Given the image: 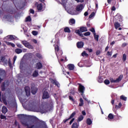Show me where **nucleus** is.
<instances>
[{
  "label": "nucleus",
  "mask_w": 128,
  "mask_h": 128,
  "mask_svg": "<svg viewBox=\"0 0 128 128\" xmlns=\"http://www.w3.org/2000/svg\"><path fill=\"white\" fill-rule=\"evenodd\" d=\"M88 32V28L86 27H80V30H76L75 31L76 34H77L81 38H84V34L80 32Z\"/></svg>",
  "instance_id": "nucleus-1"
},
{
  "label": "nucleus",
  "mask_w": 128,
  "mask_h": 128,
  "mask_svg": "<svg viewBox=\"0 0 128 128\" xmlns=\"http://www.w3.org/2000/svg\"><path fill=\"white\" fill-rule=\"evenodd\" d=\"M22 44L24 45L26 48H28L29 50H34V46H32L30 42L26 40H22L21 42Z\"/></svg>",
  "instance_id": "nucleus-2"
},
{
  "label": "nucleus",
  "mask_w": 128,
  "mask_h": 128,
  "mask_svg": "<svg viewBox=\"0 0 128 128\" xmlns=\"http://www.w3.org/2000/svg\"><path fill=\"white\" fill-rule=\"evenodd\" d=\"M37 112H40L41 114H46V112H48V110H46V108H44V106H40L38 108Z\"/></svg>",
  "instance_id": "nucleus-3"
},
{
  "label": "nucleus",
  "mask_w": 128,
  "mask_h": 128,
  "mask_svg": "<svg viewBox=\"0 0 128 128\" xmlns=\"http://www.w3.org/2000/svg\"><path fill=\"white\" fill-rule=\"evenodd\" d=\"M38 89L36 87V85H31V92L32 94H36L38 92Z\"/></svg>",
  "instance_id": "nucleus-4"
},
{
  "label": "nucleus",
  "mask_w": 128,
  "mask_h": 128,
  "mask_svg": "<svg viewBox=\"0 0 128 128\" xmlns=\"http://www.w3.org/2000/svg\"><path fill=\"white\" fill-rule=\"evenodd\" d=\"M123 76L120 75L118 78H117L116 80H114V78H110V82H120V80H122Z\"/></svg>",
  "instance_id": "nucleus-5"
},
{
  "label": "nucleus",
  "mask_w": 128,
  "mask_h": 128,
  "mask_svg": "<svg viewBox=\"0 0 128 128\" xmlns=\"http://www.w3.org/2000/svg\"><path fill=\"white\" fill-rule=\"evenodd\" d=\"M78 84L79 86L78 90L82 94L84 93V90H86V88H84V86H82L81 84L78 83Z\"/></svg>",
  "instance_id": "nucleus-6"
},
{
  "label": "nucleus",
  "mask_w": 128,
  "mask_h": 128,
  "mask_svg": "<svg viewBox=\"0 0 128 128\" xmlns=\"http://www.w3.org/2000/svg\"><path fill=\"white\" fill-rule=\"evenodd\" d=\"M50 98V94H48V92L47 91H44L43 92V95L42 96V98L43 100H46V98Z\"/></svg>",
  "instance_id": "nucleus-7"
},
{
  "label": "nucleus",
  "mask_w": 128,
  "mask_h": 128,
  "mask_svg": "<svg viewBox=\"0 0 128 128\" xmlns=\"http://www.w3.org/2000/svg\"><path fill=\"white\" fill-rule=\"evenodd\" d=\"M24 90L26 94V96H30V89L28 86H26L24 87Z\"/></svg>",
  "instance_id": "nucleus-8"
},
{
  "label": "nucleus",
  "mask_w": 128,
  "mask_h": 128,
  "mask_svg": "<svg viewBox=\"0 0 128 128\" xmlns=\"http://www.w3.org/2000/svg\"><path fill=\"white\" fill-rule=\"evenodd\" d=\"M84 43L83 42H78L76 43V46L78 48H84Z\"/></svg>",
  "instance_id": "nucleus-9"
},
{
  "label": "nucleus",
  "mask_w": 128,
  "mask_h": 128,
  "mask_svg": "<svg viewBox=\"0 0 128 128\" xmlns=\"http://www.w3.org/2000/svg\"><path fill=\"white\" fill-rule=\"evenodd\" d=\"M82 4H81L78 6H77L76 10L74 11V12H80V10H82Z\"/></svg>",
  "instance_id": "nucleus-10"
},
{
  "label": "nucleus",
  "mask_w": 128,
  "mask_h": 128,
  "mask_svg": "<svg viewBox=\"0 0 128 128\" xmlns=\"http://www.w3.org/2000/svg\"><path fill=\"white\" fill-rule=\"evenodd\" d=\"M36 68H37V70H40L41 68H42V64L40 62H37L36 64Z\"/></svg>",
  "instance_id": "nucleus-11"
},
{
  "label": "nucleus",
  "mask_w": 128,
  "mask_h": 128,
  "mask_svg": "<svg viewBox=\"0 0 128 128\" xmlns=\"http://www.w3.org/2000/svg\"><path fill=\"white\" fill-rule=\"evenodd\" d=\"M51 82L53 84H55L56 86H60V83L56 81V80H54V79H52Z\"/></svg>",
  "instance_id": "nucleus-12"
},
{
  "label": "nucleus",
  "mask_w": 128,
  "mask_h": 128,
  "mask_svg": "<svg viewBox=\"0 0 128 128\" xmlns=\"http://www.w3.org/2000/svg\"><path fill=\"white\" fill-rule=\"evenodd\" d=\"M78 126H80V124L76 122L72 124L71 128H78Z\"/></svg>",
  "instance_id": "nucleus-13"
},
{
  "label": "nucleus",
  "mask_w": 128,
  "mask_h": 128,
  "mask_svg": "<svg viewBox=\"0 0 128 128\" xmlns=\"http://www.w3.org/2000/svg\"><path fill=\"white\" fill-rule=\"evenodd\" d=\"M37 9L38 12H42V4H40L37 5Z\"/></svg>",
  "instance_id": "nucleus-14"
},
{
  "label": "nucleus",
  "mask_w": 128,
  "mask_h": 128,
  "mask_svg": "<svg viewBox=\"0 0 128 128\" xmlns=\"http://www.w3.org/2000/svg\"><path fill=\"white\" fill-rule=\"evenodd\" d=\"M68 66L70 70H74V64H69L68 65Z\"/></svg>",
  "instance_id": "nucleus-15"
},
{
  "label": "nucleus",
  "mask_w": 128,
  "mask_h": 128,
  "mask_svg": "<svg viewBox=\"0 0 128 128\" xmlns=\"http://www.w3.org/2000/svg\"><path fill=\"white\" fill-rule=\"evenodd\" d=\"M32 76H33V78H36V76H38V71L35 70L32 73Z\"/></svg>",
  "instance_id": "nucleus-16"
},
{
  "label": "nucleus",
  "mask_w": 128,
  "mask_h": 128,
  "mask_svg": "<svg viewBox=\"0 0 128 128\" xmlns=\"http://www.w3.org/2000/svg\"><path fill=\"white\" fill-rule=\"evenodd\" d=\"M2 114H6L8 112V108L6 106H3L2 108Z\"/></svg>",
  "instance_id": "nucleus-17"
},
{
  "label": "nucleus",
  "mask_w": 128,
  "mask_h": 128,
  "mask_svg": "<svg viewBox=\"0 0 128 128\" xmlns=\"http://www.w3.org/2000/svg\"><path fill=\"white\" fill-rule=\"evenodd\" d=\"M69 24L71 26H72V24H76V20L74 18H71L69 20Z\"/></svg>",
  "instance_id": "nucleus-18"
},
{
  "label": "nucleus",
  "mask_w": 128,
  "mask_h": 128,
  "mask_svg": "<svg viewBox=\"0 0 128 128\" xmlns=\"http://www.w3.org/2000/svg\"><path fill=\"white\" fill-rule=\"evenodd\" d=\"M114 116L112 114L110 113L108 116V120H114Z\"/></svg>",
  "instance_id": "nucleus-19"
},
{
  "label": "nucleus",
  "mask_w": 128,
  "mask_h": 128,
  "mask_svg": "<svg viewBox=\"0 0 128 128\" xmlns=\"http://www.w3.org/2000/svg\"><path fill=\"white\" fill-rule=\"evenodd\" d=\"M86 122L88 126H90V124H92V119L88 118L86 119Z\"/></svg>",
  "instance_id": "nucleus-20"
},
{
  "label": "nucleus",
  "mask_w": 128,
  "mask_h": 128,
  "mask_svg": "<svg viewBox=\"0 0 128 128\" xmlns=\"http://www.w3.org/2000/svg\"><path fill=\"white\" fill-rule=\"evenodd\" d=\"M15 52L18 54H22V50L20 48H18L15 50Z\"/></svg>",
  "instance_id": "nucleus-21"
},
{
  "label": "nucleus",
  "mask_w": 128,
  "mask_h": 128,
  "mask_svg": "<svg viewBox=\"0 0 128 128\" xmlns=\"http://www.w3.org/2000/svg\"><path fill=\"white\" fill-rule=\"evenodd\" d=\"M114 26L116 30H118V28L120 26V24L118 23V22H115Z\"/></svg>",
  "instance_id": "nucleus-22"
},
{
  "label": "nucleus",
  "mask_w": 128,
  "mask_h": 128,
  "mask_svg": "<svg viewBox=\"0 0 128 128\" xmlns=\"http://www.w3.org/2000/svg\"><path fill=\"white\" fill-rule=\"evenodd\" d=\"M122 106V102H119L118 105L115 106V108L116 110H119V108H120Z\"/></svg>",
  "instance_id": "nucleus-23"
},
{
  "label": "nucleus",
  "mask_w": 128,
  "mask_h": 128,
  "mask_svg": "<svg viewBox=\"0 0 128 128\" xmlns=\"http://www.w3.org/2000/svg\"><path fill=\"white\" fill-rule=\"evenodd\" d=\"M1 88L2 92L6 90V83L4 82L2 83L1 85Z\"/></svg>",
  "instance_id": "nucleus-24"
},
{
  "label": "nucleus",
  "mask_w": 128,
  "mask_h": 128,
  "mask_svg": "<svg viewBox=\"0 0 128 128\" xmlns=\"http://www.w3.org/2000/svg\"><path fill=\"white\" fill-rule=\"evenodd\" d=\"M84 120V116L82 115H80L78 117L77 122H82Z\"/></svg>",
  "instance_id": "nucleus-25"
},
{
  "label": "nucleus",
  "mask_w": 128,
  "mask_h": 128,
  "mask_svg": "<svg viewBox=\"0 0 128 128\" xmlns=\"http://www.w3.org/2000/svg\"><path fill=\"white\" fill-rule=\"evenodd\" d=\"M54 50H55L56 54V56H58V52H59L60 50V46H58V45H56V46H55L54 48Z\"/></svg>",
  "instance_id": "nucleus-26"
},
{
  "label": "nucleus",
  "mask_w": 128,
  "mask_h": 128,
  "mask_svg": "<svg viewBox=\"0 0 128 128\" xmlns=\"http://www.w3.org/2000/svg\"><path fill=\"white\" fill-rule=\"evenodd\" d=\"M61 4H62L64 8H66V0H62Z\"/></svg>",
  "instance_id": "nucleus-27"
},
{
  "label": "nucleus",
  "mask_w": 128,
  "mask_h": 128,
  "mask_svg": "<svg viewBox=\"0 0 128 128\" xmlns=\"http://www.w3.org/2000/svg\"><path fill=\"white\" fill-rule=\"evenodd\" d=\"M64 32H68L70 34V30L68 27H66L64 28Z\"/></svg>",
  "instance_id": "nucleus-28"
},
{
  "label": "nucleus",
  "mask_w": 128,
  "mask_h": 128,
  "mask_svg": "<svg viewBox=\"0 0 128 128\" xmlns=\"http://www.w3.org/2000/svg\"><path fill=\"white\" fill-rule=\"evenodd\" d=\"M80 102L79 106H84V100H82V98H80Z\"/></svg>",
  "instance_id": "nucleus-29"
},
{
  "label": "nucleus",
  "mask_w": 128,
  "mask_h": 128,
  "mask_svg": "<svg viewBox=\"0 0 128 128\" xmlns=\"http://www.w3.org/2000/svg\"><path fill=\"white\" fill-rule=\"evenodd\" d=\"M94 40H96L97 42H98V38H99L100 36L98 35H96V33L94 34Z\"/></svg>",
  "instance_id": "nucleus-30"
},
{
  "label": "nucleus",
  "mask_w": 128,
  "mask_h": 128,
  "mask_svg": "<svg viewBox=\"0 0 128 128\" xmlns=\"http://www.w3.org/2000/svg\"><path fill=\"white\" fill-rule=\"evenodd\" d=\"M122 60L124 62H126V54H123Z\"/></svg>",
  "instance_id": "nucleus-31"
},
{
  "label": "nucleus",
  "mask_w": 128,
  "mask_h": 128,
  "mask_svg": "<svg viewBox=\"0 0 128 128\" xmlns=\"http://www.w3.org/2000/svg\"><path fill=\"white\" fill-rule=\"evenodd\" d=\"M14 36H14V35L8 36L9 40H14Z\"/></svg>",
  "instance_id": "nucleus-32"
},
{
  "label": "nucleus",
  "mask_w": 128,
  "mask_h": 128,
  "mask_svg": "<svg viewBox=\"0 0 128 128\" xmlns=\"http://www.w3.org/2000/svg\"><path fill=\"white\" fill-rule=\"evenodd\" d=\"M2 102L6 106V104H8V103L6 102V98H4V96H2Z\"/></svg>",
  "instance_id": "nucleus-33"
},
{
  "label": "nucleus",
  "mask_w": 128,
  "mask_h": 128,
  "mask_svg": "<svg viewBox=\"0 0 128 128\" xmlns=\"http://www.w3.org/2000/svg\"><path fill=\"white\" fill-rule=\"evenodd\" d=\"M26 22H32V18H30V16H28L26 18Z\"/></svg>",
  "instance_id": "nucleus-34"
},
{
  "label": "nucleus",
  "mask_w": 128,
  "mask_h": 128,
  "mask_svg": "<svg viewBox=\"0 0 128 128\" xmlns=\"http://www.w3.org/2000/svg\"><path fill=\"white\" fill-rule=\"evenodd\" d=\"M76 116V112H73L71 115L68 118H70V120H72V118H74V116Z\"/></svg>",
  "instance_id": "nucleus-35"
},
{
  "label": "nucleus",
  "mask_w": 128,
  "mask_h": 128,
  "mask_svg": "<svg viewBox=\"0 0 128 128\" xmlns=\"http://www.w3.org/2000/svg\"><path fill=\"white\" fill-rule=\"evenodd\" d=\"M120 100H126V97L122 95L120 96Z\"/></svg>",
  "instance_id": "nucleus-36"
},
{
  "label": "nucleus",
  "mask_w": 128,
  "mask_h": 128,
  "mask_svg": "<svg viewBox=\"0 0 128 128\" xmlns=\"http://www.w3.org/2000/svg\"><path fill=\"white\" fill-rule=\"evenodd\" d=\"M98 82L100 84H102V82H104V79L100 77H99L98 78Z\"/></svg>",
  "instance_id": "nucleus-37"
},
{
  "label": "nucleus",
  "mask_w": 128,
  "mask_h": 128,
  "mask_svg": "<svg viewBox=\"0 0 128 128\" xmlns=\"http://www.w3.org/2000/svg\"><path fill=\"white\" fill-rule=\"evenodd\" d=\"M36 56L38 58H42V54H40V53H36Z\"/></svg>",
  "instance_id": "nucleus-38"
},
{
  "label": "nucleus",
  "mask_w": 128,
  "mask_h": 128,
  "mask_svg": "<svg viewBox=\"0 0 128 128\" xmlns=\"http://www.w3.org/2000/svg\"><path fill=\"white\" fill-rule=\"evenodd\" d=\"M104 84H105L106 85L110 84V82L108 80H104Z\"/></svg>",
  "instance_id": "nucleus-39"
},
{
  "label": "nucleus",
  "mask_w": 128,
  "mask_h": 128,
  "mask_svg": "<svg viewBox=\"0 0 128 128\" xmlns=\"http://www.w3.org/2000/svg\"><path fill=\"white\" fill-rule=\"evenodd\" d=\"M16 46H17L18 48H24V46H22V44L20 43H17L16 44Z\"/></svg>",
  "instance_id": "nucleus-40"
},
{
  "label": "nucleus",
  "mask_w": 128,
  "mask_h": 128,
  "mask_svg": "<svg viewBox=\"0 0 128 128\" xmlns=\"http://www.w3.org/2000/svg\"><path fill=\"white\" fill-rule=\"evenodd\" d=\"M84 36H90V32H84Z\"/></svg>",
  "instance_id": "nucleus-41"
},
{
  "label": "nucleus",
  "mask_w": 128,
  "mask_h": 128,
  "mask_svg": "<svg viewBox=\"0 0 128 128\" xmlns=\"http://www.w3.org/2000/svg\"><path fill=\"white\" fill-rule=\"evenodd\" d=\"M96 13L94 12H92L89 16V18H92L93 16H94Z\"/></svg>",
  "instance_id": "nucleus-42"
},
{
  "label": "nucleus",
  "mask_w": 128,
  "mask_h": 128,
  "mask_svg": "<svg viewBox=\"0 0 128 128\" xmlns=\"http://www.w3.org/2000/svg\"><path fill=\"white\" fill-rule=\"evenodd\" d=\"M82 56H88V54L86 52H84L82 54Z\"/></svg>",
  "instance_id": "nucleus-43"
},
{
  "label": "nucleus",
  "mask_w": 128,
  "mask_h": 128,
  "mask_svg": "<svg viewBox=\"0 0 128 128\" xmlns=\"http://www.w3.org/2000/svg\"><path fill=\"white\" fill-rule=\"evenodd\" d=\"M70 94H72V96H74V94H76V92H74V90L72 89L70 90Z\"/></svg>",
  "instance_id": "nucleus-44"
},
{
  "label": "nucleus",
  "mask_w": 128,
  "mask_h": 128,
  "mask_svg": "<svg viewBox=\"0 0 128 128\" xmlns=\"http://www.w3.org/2000/svg\"><path fill=\"white\" fill-rule=\"evenodd\" d=\"M69 100H72V102H74V98H72V94H70L69 95Z\"/></svg>",
  "instance_id": "nucleus-45"
},
{
  "label": "nucleus",
  "mask_w": 128,
  "mask_h": 128,
  "mask_svg": "<svg viewBox=\"0 0 128 128\" xmlns=\"http://www.w3.org/2000/svg\"><path fill=\"white\" fill-rule=\"evenodd\" d=\"M90 32H92L94 34H96V30H94V28H91V29L90 30Z\"/></svg>",
  "instance_id": "nucleus-46"
},
{
  "label": "nucleus",
  "mask_w": 128,
  "mask_h": 128,
  "mask_svg": "<svg viewBox=\"0 0 128 128\" xmlns=\"http://www.w3.org/2000/svg\"><path fill=\"white\" fill-rule=\"evenodd\" d=\"M32 34L33 36H38V32L36 30H34L32 32Z\"/></svg>",
  "instance_id": "nucleus-47"
},
{
  "label": "nucleus",
  "mask_w": 128,
  "mask_h": 128,
  "mask_svg": "<svg viewBox=\"0 0 128 128\" xmlns=\"http://www.w3.org/2000/svg\"><path fill=\"white\" fill-rule=\"evenodd\" d=\"M0 118H1V120H5L6 118V116L2 114H1L0 116Z\"/></svg>",
  "instance_id": "nucleus-48"
},
{
  "label": "nucleus",
  "mask_w": 128,
  "mask_h": 128,
  "mask_svg": "<svg viewBox=\"0 0 128 128\" xmlns=\"http://www.w3.org/2000/svg\"><path fill=\"white\" fill-rule=\"evenodd\" d=\"M8 44H10V46H12V48H14V46H16L14 44H12V42H8Z\"/></svg>",
  "instance_id": "nucleus-49"
},
{
  "label": "nucleus",
  "mask_w": 128,
  "mask_h": 128,
  "mask_svg": "<svg viewBox=\"0 0 128 128\" xmlns=\"http://www.w3.org/2000/svg\"><path fill=\"white\" fill-rule=\"evenodd\" d=\"M128 46V44L126 42L123 43L122 45V48H126Z\"/></svg>",
  "instance_id": "nucleus-50"
},
{
  "label": "nucleus",
  "mask_w": 128,
  "mask_h": 128,
  "mask_svg": "<svg viewBox=\"0 0 128 128\" xmlns=\"http://www.w3.org/2000/svg\"><path fill=\"white\" fill-rule=\"evenodd\" d=\"M96 56H98L99 54H100V50H98L97 51H96Z\"/></svg>",
  "instance_id": "nucleus-51"
},
{
  "label": "nucleus",
  "mask_w": 128,
  "mask_h": 128,
  "mask_svg": "<svg viewBox=\"0 0 128 128\" xmlns=\"http://www.w3.org/2000/svg\"><path fill=\"white\" fill-rule=\"evenodd\" d=\"M19 118H25L26 115L24 114H20L19 115H18Z\"/></svg>",
  "instance_id": "nucleus-52"
},
{
  "label": "nucleus",
  "mask_w": 128,
  "mask_h": 128,
  "mask_svg": "<svg viewBox=\"0 0 128 128\" xmlns=\"http://www.w3.org/2000/svg\"><path fill=\"white\" fill-rule=\"evenodd\" d=\"M74 118H72L70 121L69 122L70 124H72V122H74Z\"/></svg>",
  "instance_id": "nucleus-53"
},
{
  "label": "nucleus",
  "mask_w": 128,
  "mask_h": 128,
  "mask_svg": "<svg viewBox=\"0 0 128 128\" xmlns=\"http://www.w3.org/2000/svg\"><path fill=\"white\" fill-rule=\"evenodd\" d=\"M86 50H88V52H92V49L88 48Z\"/></svg>",
  "instance_id": "nucleus-54"
},
{
  "label": "nucleus",
  "mask_w": 128,
  "mask_h": 128,
  "mask_svg": "<svg viewBox=\"0 0 128 128\" xmlns=\"http://www.w3.org/2000/svg\"><path fill=\"white\" fill-rule=\"evenodd\" d=\"M30 12L31 14H34V10L33 9H30Z\"/></svg>",
  "instance_id": "nucleus-55"
},
{
  "label": "nucleus",
  "mask_w": 128,
  "mask_h": 128,
  "mask_svg": "<svg viewBox=\"0 0 128 128\" xmlns=\"http://www.w3.org/2000/svg\"><path fill=\"white\" fill-rule=\"evenodd\" d=\"M77 2H84V0H75Z\"/></svg>",
  "instance_id": "nucleus-56"
},
{
  "label": "nucleus",
  "mask_w": 128,
  "mask_h": 128,
  "mask_svg": "<svg viewBox=\"0 0 128 128\" xmlns=\"http://www.w3.org/2000/svg\"><path fill=\"white\" fill-rule=\"evenodd\" d=\"M70 118H67V119H66V120H63V122H64V124H66V122H68V120H70Z\"/></svg>",
  "instance_id": "nucleus-57"
},
{
  "label": "nucleus",
  "mask_w": 128,
  "mask_h": 128,
  "mask_svg": "<svg viewBox=\"0 0 128 128\" xmlns=\"http://www.w3.org/2000/svg\"><path fill=\"white\" fill-rule=\"evenodd\" d=\"M82 114L83 116H86V111H85V110L82 111Z\"/></svg>",
  "instance_id": "nucleus-58"
},
{
  "label": "nucleus",
  "mask_w": 128,
  "mask_h": 128,
  "mask_svg": "<svg viewBox=\"0 0 128 128\" xmlns=\"http://www.w3.org/2000/svg\"><path fill=\"white\" fill-rule=\"evenodd\" d=\"M84 16H88V12H86L84 13Z\"/></svg>",
  "instance_id": "nucleus-59"
},
{
  "label": "nucleus",
  "mask_w": 128,
  "mask_h": 128,
  "mask_svg": "<svg viewBox=\"0 0 128 128\" xmlns=\"http://www.w3.org/2000/svg\"><path fill=\"white\" fill-rule=\"evenodd\" d=\"M84 99L85 100H86V102H88V104H90V101L88 100V98H84Z\"/></svg>",
  "instance_id": "nucleus-60"
},
{
  "label": "nucleus",
  "mask_w": 128,
  "mask_h": 128,
  "mask_svg": "<svg viewBox=\"0 0 128 128\" xmlns=\"http://www.w3.org/2000/svg\"><path fill=\"white\" fill-rule=\"evenodd\" d=\"M107 54H108V56H112V52H108Z\"/></svg>",
  "instance_id": "nucleus-61"
},
{
  "label": "nucleus",
  "mask_w": 128,
  "mask_h": 128,
  "mask_svg": "<svg viewBox=\"0 0 128 128\" xmlns=\"http://www.w3.org/2000/svg\"><path fill=\"white\" fill-rule=\"evenodd\" d=\"M32 42H34V44H38V40H36V39H34L32 40Z\"/></svg>",
  "instance_id": "nucleus-62"
},
{
  "label": "nucleus",
  "mask_w": 128,
  "mask_h": 128,
  "mask_svg": "<svg viewBox=\"0 0 128 128\" xmlns=\"http://www.w3.org/2000/svg\"><path fill=\"white\" fill-rule=\"evenodd\" d=\"M8 64L9 66H12V62H10V60H8Z\"/></svg>",
  "instance_id": "nucleus-63"
},
{
  "label": "nucleus",
  "mask_w": 128,
  "mask_h": 128,
  "mask_svg": "<svg viewBox=\"0 0 128 128\" xmlns=\"http://www.w3.org/2000/svg\"><path fill=\"white\" fill-rule=\"evenodd\" d=\"M112 10H113V11H114V10H116V6H113L112 7Z\"/></svg>",
  "instance_id": "nucleus-64"
}]
</instances>
